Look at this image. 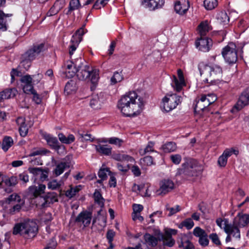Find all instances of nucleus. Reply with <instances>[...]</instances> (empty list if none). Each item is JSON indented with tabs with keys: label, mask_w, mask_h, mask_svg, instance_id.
I'll return each instance as SVG.
<instances>
[{
	"label": "nucleus",
	"mask_w": 249,
	"mask_h": 249,
	"mask_svg": "<svg viewBox=\"0 0 249 249\" xmlns=\"http://www.w3.org/2000/svg\"><path fill=\"white\" fill-rule=\"evenodd\" d=\"M117 106L124 116L135 117L141 113L144 103L142 99L138 97L135 91H130L121 97Z\"/></svg>",
	"instance_id": "1"
},
{
	"label": "nucleus",
	"mask_w": 249,
	"mask_h": 249,
	"mask_svg": "<svg viewBox=\"0 0 249 249\" xmlns=\"http://www.w3.org/2000/svg\"><path fill=\"white\" fill-rule=\"evenodd\" d=\"M198 69L205 82L216 84L221 81L223 71L219 66L210 65L204 62H200L198 65Z\"/></svg>",
	"instance_id": "2"
},
{
	"label": "nucleus",
	"mask_w": 249,
	"mask_h": 249,
	"mask_svg": "<svg viewBox=\"0 0 249 249\" xmlns=\"http://www.w3.org/2000/svg\"><path fill=\"white\" fill-rule=\"evenodd\" d=\"M37 231V224L33 220H28L16 224L13 228V234H19L25 239H31L36 236Z\"/></svg>",
	"instance_id": "3"
},
{
	"label": "nucleus",
	"mask_w": 249,
	"mask_h": 249,
	"mask_svg": "<svg viewBox=\"0 0 249 249\" xmlns=\"http://www.w3.org/2000/svg\"><path fill=\"white\" fill-rule=\"evenodd\" d=\"M76 73L79 80H85L90 78V82L93 85L91 87V90L95 88L99 79L98 71L93 70L89 65H86L78 66V69Z\"/></svg>",
	"instance_id": "4"
},
{
	"label": "nucleus",
	"mask_w": 249,
	"mask_h": 249,
	"mask_svg": "<svg viewBox=\"0 0 249 249\" xmlns=\"http://www.w3.org/2000/svg\"><path fill=\"white\" fill-rule=\"evenodd\" d=\"M200 173V167L197 161L194 159H191L182 164V168L178 170L177 174L188 178L197 176Z\"/></svg>",
	"instance_id": "5"
},
{
	"label": "nucleus",
	"mask_w": 249,
	"mask_h": 249,
	"mask_svg": "<svg viewBox=\"0 0 249 249\" xmlns=\"http://www.w3.org/2000/svg\"><path fill=\"white\" fill-rule=\"evenodd\" d=\"M182 98L177 94H167L162 99L163 109L166 112H169L181 104Z\"/></svg>",
	"instance_id": "6"
},
{
	"label": "nucleus",
	"mask_w": 249,
	"mask_h": 249,
	"mask_svg": "<svg viewBox=\"0 0 249 249\" xmlns=\"http://www.w3.org/2000/svg\"><path fill=\"white\" fill-rule=\"evenodd\" d=\"M221 53L225 60L229 64H233L237 60L236 46L233 42L229 43L223 48Z\"/></svg>",
	"instance_id": "7"
},
{
	"label": "nucleus",
	"mask_w": 249,
	"mask_h": 249,
	"mask_svg": "<svg viewBox=\"0 0 249 249\" xmlns=\"http://www.w3.org/2000/svg\"><path fill=\"white\" fill-rule=\"evenodd\" d=\"M0 181V189L5 193L10 194L13 192V188L18 184V179L16 176L1 177Z\"/></svg>",
	"instance_id": "8"
},
{
	"label": "nucleus",
	"mask_w": 249,
	"mask_h": 249,
	"mask_svg": "<svg viewBox=\"0 0 249 249\" xmlns=\"http://www.w3.org/2000/svg\"><path fill=\"white\" fill-rule=\"evenodd\" d=\"M15 202L17 203L12 208L9 209L10 214L13 215L19 212L21 208L25 204V201L24 199H21L20 196L17 194H13L9 196L6 199V203L10 204L11 202Z\"/></svg>",
	"instance_id": "9"
},
{
	"label": "nucleus",
	"mask_w": 249,
	"mask_h": 249,
	"mask_svg": "<svg viewBox=\"0 0 249 249\" xmlns=\"http://www.w3.org/2000/svg\"><path fill=\"white\" fill-rule=\"evenodd\" d=\"M248 105H249V87L242 92L236 104L231 109V111L232 112L235 110L238 111Z\"/></svg>",
	"instance_id": "10"
},
{
	"label": "nucleus",
	"mask_w": 249,
	"mask_h": 249,
	"mask_svg": "<svg viewBox=\"0 0 249 249\" xmlns=\"http://www.w3.org/2000/svg\"><path fill=\"white\" fill-rule=\"evenodd\" d=\"M84 34V29L81 28L76 31L75 33L72 36L71 40V44L69 46V54L71 55L73 53L78 47L79 43L82 39V36Z\"/></svg>",
	"instance_id": "11"
},
{
	"label": "nucleus",
	"mask_w": 249,
	"mask_h": 249,
	"mask_svg": "<svg viewBox=\"0 0 249 249\" xmlns=\"http://www.w3.org/2000/svg\"><path fill=\"white\" fill-rule=\"evenodd\" d=\"M238 225L235 224L234 221L232 224H229L228 219H225V226L223 229L226 233L228 234H232L233 237L239 239L240 238V232Z\"/></svg>",
	"instance_id": "12"
},
{
	"label": "nucleus",
	"mask_w": 249,
	"mask_h": 249,
	"mask_svg": "<svg viewBox=\"0 0 249 249\" xmlns=\"http://www.w3.org/2000/svg\"><path fill=\"white\" fill-rule=\"evenodd\" d=\"M178 79L176 76H173L171 85L177 91L179 92L181 91L182 87L185 86L183 74L180 69L178 70Z\"/></svg>",
	"instance_id": "13"
},
{
	"label": "nucleus",
	"mask_w": 249,
	"mask_h": 249,
	"mask_svg": "<svg viewBox=\"0 0 249 249\" xmlns=\"http://www.w3.org/2000/svg\"><path fill=\"white\" fill-rule=\"evenodd\" d=\"M212 40L207 37H201L196 42V47L200 51L203 52H208L212 46Z\"/></svg>",
	"instance_id": "14"
},
{
	"label": "nucleus",
	"mask_w": 249,
	"mask_h": 249,
	"mask_svg": "<svg viewBox=\"0 0 249 249\" xmlns=\"http://www.w3.org/2000/svg\"><path fill=\"white\" fill-rule=\"evenodd\" d=\"M92 213L87 211L81 212L76 217L75 222L82 224L84 228L89 226L91 222Z\"/></svg>",
	"instance_id": "15"
},
{
	"label": "nucleus",
	"mask_w": 249,
	"mask_h": 249,
	"mask_svg": "<svg viewBox=\"0 0 249 249\" xmlns=\"http://www.w3.org/2000/svg\"><path fill=\"white\" fill-rule=\"evenodd\" d=\"M189 7L188 0H178L175 3L174 9L177 14L183 15L187 12Z\"/></svg>",
	"instance_id": "16"
},
{
	"label": "nucleus",
	"mask_w": 249,
	"mask_h": 249,
	"mask_svg": "<svg viewBox=\"0 0 249 249\" xmlns=\"http://www.w3.org/2000/svg\"><path fill=\"white\" fill-rule=\"evenodd\" d=\"M174 187V182L170 179H163L160 183V188L157 191L159 195H165Z\"/></svg>",
	"instance_id": "17"
},
{
	"label": "nucleus",
	"mask_w": 249,
	"mask_h": 249,
	"mask_svg": "<svg viewBox=\"0 0 249 249\" xmlns=\"http://www.w3.org/2000/svg\"><path fill=\"white\" fill-rule=\"evenodd\" d=\"M142 4L151 11L161 8L164 4V0H143Z\"/></svg>",
	"instance_id": "18"
},
{
	"label": "nucleus",
	"mask_w": 249,
	"mask_h": 249,
	"mask_svg": "<svg viewBox=\"0 0 249 249\" xmlns=\"http://www.w3.org/2000/svg\"><path fill=\"white\" fill-rule=\"evenodd\" d=\"M233 221L239 227H245L249 223V214L239 213L235 217Z\"/></svg>",
	"instance_id": "19"
},
{
	"label": "nucleus",
	"mask_w": 249,
	"mask_h": 249,
	"mask_svg": "<svg viewBox=\"0 0 249 249\" xmlns=\"http://www.w3.org/2000/svg\"><path fill=\"white\" fill-rule=\"evenodd\" d=\"M12 16V14H5L2 11L0 10V30L6 31L8 28V23L10 22L9 18Z\"/></svg>",
	"instance_id": "20"
},
{
	"label": "nucleus",
	"mask_w": 249,
	"mask_h": 249,
	"mask_svg": "<svg viewBox=\"0 0 249 249\" xmlns=\"http://www.w3.org/2000/svg\"><path fill=\"white\" fill-rule=\"evenodd\" d=\"M156 233L159 241H163V246L172 247L175 245V241L172 237L166 236L165 234L162 233L159 231H157Z\"/></svg>",
	"instance_id": "21"
},
{
	"label": "nucleus",
	"mask_w": 249,
	"mask_h": 249,
	"mask_svg": "<svg viewBox=\"0 0 249 249\" xmlns=\"http://www.w3.org/2000/svg\"><path fill=\"white\" fill-rule=\"evenodd\" d=\"M16 123L19 126V132L22 137H25L28 132V128L25 124V118L19 117L16 120Z\"/></svg>",
	"instance_id": "22"
},
{
	"label": "nucleus",
	"mask_w": 249,
	"mask_h": 249,
	"mask_svg": "<svg viewBox=\"0 0 249 249\" xmlns=\"http://www.w3.org/2000/svg\"><path fill=\"white\" fill-rule=\"evenodd\" d=\"M70 167V163L67 161H61L56 164V166L53 171V174L58 177L62 174L64 170Z\"/></svg>",
	"instance_id": "23"
},
{
	"label": "nucleus",
	"mask_w": 249,
	"mask_h": 249,
	"mask_svg": "<svg viewBox=\"0 0 249 249\" xmlns=\"http://www.w3.org/2000/svg\"><path fill=\"white\" fill-rule=\"evenodd\" d=\"M46 189V186L44 184H40L38 187L36 186H30L29 188V193L32 196L36 197L43 194Z\"/></svg>",
	"instance_id": "24"
},
{
	"label": "nucleus",
	"mask_w": 249,
	"mask_h": 249,
	"mask_svg": "<svg viewBox=\"0 0 249 249\" xmlns=\"http://www.w3.org/2000/svg\"><path fill=\"white\" fill-rule=\"evenodd\" d=\"M44 138L52 148L57 150L60 148L59 143L56 137H53L50 134H46L44 135Z\"/></svg>",
	"instance_id": "25"
},
{
	"label": "nucleus",
	"mask_w": 249,
	"mask_h": 249,
	"mask_svg": "<svg viewBox=\"0 0 249 249\" xmlns=\"http://www.w3.org/2000/svg\"><path fill=\"white\" fill-rule=\"evenodd\" d=\"M16 89H7L0 92V102L4 100L14 97L17 94Z\"/></svg>",
	"instance_id": "26"
},
{
	"label": "nucleus",
	"mask_w": 249,
	"mask_h": 249,
	"mask_svg": "<svg viewBox=\"0 0 249 249\" xmlns=\"http://www.w3.org/2000/svg\"><path fill=\"white\" fill-rule=\"evenodd\" d=\"M211 29V26L207 20L202 21L197 27V30L201 37L206 36Z\"/></svg>",
	"instance_id": "27"
},
{
	"label": "nucleus",
	"mask_w": 249,
	"mask_h": 249,
	"mask_svg": "<svg viewBox=\"0 0 249 249\" xmlns=\"http://www.w3.org/2000/svg\"><path fill=\"white\" fill-rule=\"evenodd\" d=\"M95 149L97 152L102 155L109 156L111 154L112 148L107 145H95Z\"/></svg>",
	"instance_id": "28"
},
{
	"label": "nucleus",
	"mask_w": 249,
	"mask_h": 249,
	"mask_svg": "<svg viewBox=\"0 0 249 249\" xmlns=\"http://www.w3.org/2000/svg\"><path fill=\"white\" fill-rule=\"evenodd\" d=\"M144 239L146 244L151 247H156L158 243L159 238H156L149 233H146L144 235Z\"/></svg>",
	"instance_id": "29"
},
{
	"label": "nucleus",
	"mask_w": 249,
	"mask_h": 249,
	"mask_svg": "<svg viewBox=\"0 0 249 249\" xmlns=\"http://www.w3.org/2000/svg\"><path fill=\"white\" fill-rule=\"evenodd\" d=\"M206 101V95H202L199 99L197 101L196 100V104L194 107L195 111H196L197 110L198 111H199L200 110L202 111L207 107L208 106H205Z\"/></svg>",
	"instance_id": "30"
},
{
	"label": "nucleus",
	"mask_w": 249,
	"mask_h": 249,
	"mask_svg": "<svg viewBox=\"0 0 249 249\" xmlns=\"http://www.w3.org/2000/svg\"><path fill=\"white\" fill-rule=\"evenodd\" d=\"M77 89L76 82L73 80L68 81L65 85L64 92L67 94L75 92Z\"/></svg>",
	"instance_id": "31"
},
{
	"label": "nucleus",
	"mask_w": 249,
	"mask_h": 249,
	"mask_svg": "<svg viewBox=\"0 0 249 249\" xmlns=\"http://www.w3.org/2000/svg\"><path fill=\"white\" fill-rule=\"evenodd\" d=\"M177 148V145L175 142H169L163 144L161 147V149L162 150L163 152L168 153L175 151Z\"/></svg>",
	"instance_id": "32"
},
{
	"label": "nucleus",
	"mask_w": 249,
	"mask_h": 249,
	"mask_svg": "<svg viewBox=\"0 0 249 249\" xmlns=\"http://www.w3.org/2000/svg\"><path fill=\"white\" fill-rule=\"evenodd\" d=\"M81 7L79 0H71L69 2L68 10L67 15H70L71 12L78 10Z\"/></svg>",
	"instance_id": "33"
},
{
	"label": "nucleus",
	"mask_w": 249,
	"mask_h": 249,
	"mask_svg": "<svg viewBox=\"0 0 249 249\" xmlns=\"http://www.w3.org/2000/svg\"><path fill=\"white\" fill-rule=\"evenodd\" d=\"M102 102L100 100L98 95H93L90 101V106L94 109L101 108Z\"/></svg>",
	"instance_id": "34"
},
{
	"label": "nucleus",
	"mask_w": 249,
	"mask_h": 249,
	"mask_svg": "<svg viewBox=\"0 0 249 249\" xmlns=\"http://www.w3.org/2000/svg\"><path fill=\"white\" fill-rule=\"evenodd\" d=\"M13 140L11 137L5 136L2 141L1 148L4 151L6 152L13 145Z\"/></svg>",
	"instance_id": "35"
},
{
	"label": "nucleus",
	"mask_w": 249,
	"mask_h": 249,
	"mask_svg": "<svg viewBox=\"0 0 249 249\" xmlns=\"http://www.w3.org/2000/svg\"><path fill=\"white\" fill-rule=\"evenodd\" d=\"M113 158L118 161H127L130 162L134 161L133 158L126 154H116L113 155Z\"/></svg>",
	"instance_id": "36"
},
{
	"label": "nucleus",
	"mask_w": 249,
	"mask_h": 249,
	"mask_svg": "<svg viewBox=\"0 0 249 249\" xmlns=\"http://www.w3.org/2000/svg\"><path fill=\"white\" fill-rule=\"evenodd\" d=\"M203 5L207 10H212L217 7L218 1L217 0H204Z\"/></svg>",
	"instance_id": "37"
},
{
	"label": "nucleus",
	"mask_w": 249,
	"mask_h": 249,
	"mask_svg": "<svg viewBox=\"0 0 249 249\" xmlns=\"http://www.w3.org/2000/svg\"><path fill=\"white\" fill-rule=\"evenodd\" d=\"M78 67H77L73 62H71L70 64L67 66L66 72L69 74V76L73 77L76 73Z\"/></svg>",
	"instance_id": "38"
},
{
	"label": "nucleus",
	"mask_w": 249,
	"mask_h": 249,
	"mask_svg": "<svg viewBox=\"0 0 249 249\" xmlns=\"http://www.w3.org/2000/svg\"><path fill=\"white\" fill-rule=\"evenodd\" d=\"M95 202L98 204L101 208L104 206V199L103 198L102 195L99 191L96 190L93 194Z\"/></svg>",
	"instance_id": "39"
},
{
	"label": "nucleus",
	"mask_w": 249,
	"mask_h": 249,
	"mask_svg": "<svg viewBox=\"0 0 249 249\" xmlns=\"http://www.w3.org/2000/svg\"><path fill=\"white\" fill-rule=\"evenodd\" d=\"M216 18L220 23L224 24L228 23L230 20V18L227 14L225 12L223 11L217 14Z\"/></svg>",
	"instance_id": "40"
},
{
	"label": "nucleus",
	"mask_w": 249,
	"mask_h": 249,
	"mask_svg": "<svg viewBox=\"0 0 249 249\" xmlns=\"http://www.w3.org/2000/svg\"><path fill=\"white\" fill-rule=\"evenodd\" d=\"M154 143L153 142H149L147 146L144 148L140 149L139 153L141 155L143 156L149 152H154Z\"/></svg>",
	"instance_id": "41"
},
{
	"label": "nucleus",
	"mask_w": 249,
	"mask_h": 249,
	"mask_svg": "<svg viewBox=\"0 0 249 249\" xmlns=\"http://www.w3.org/2000/svg\"><path fill=\"white\" fill-rule=\"evenodd\" d=\"M44 200L45 202L47 203H53V202H56L58 201L57 197V194L55 192H50L47 193V194L44 196Z\"/></svg>",
	"instance_id": "42"
},
{
	"label": "nucleus",
	"mask_w": 249,
	"mask_h": 249,
	"mask_svg": "<svg viewBox=\"0 0 249 249\" xmlns=\"http://www.w3.org/2000/svg\"><path fill=\"white\" fill-rule=\"evenodd\" d=\"M111 172L108 168H101L98 173L99 178L102 179H106L107 178V175L110 176Z\"/></svg>",
	"instance_id": "43"
},
{
	"label": "nucleus",
	"mask_w": 249,
	"mask_h": 249,
	"mask_svg": "<svg viewBox=\"0 0 249 249\" xmlns=\"http://www.w3.org/2000/svg\"><path fill=\"white\" fill-rule=\"evenodd\" d=\"M123 78V76L121 72L116 71L114 73L113 76L111 78V84L115 85L118 82L122 81Z\"/></svg>",
	"instance_id": "44"
},
{
	"label": "nucleus",
	"mask_w": 249,
	"mask_h": 249,
	"mask_svg": "<svg viewBox=\"0 0 249 249\" xmlns=\"http://www.w3.org/2000/svg\"><path fill=\"white\" fill-rule=\"evenodd\" d=\"M102 142H108L110 144H114L119 147L121 146L124 142V141L122 139L116 137H112L108 139L107 140H104Z\"/></svg>",
	"instance_id": "45"
},
{
	"label": "nucleus",
	"mask_w": 249,
	"mask_h": 249,
	"mask_svg": "<svg viewBox=\"0 0 249 249\" xmlns=\"http://www.w3.org/2000/svg\"><path fill=\"white\" fill-rule=\"evenodd\" d=\"M62 184L61 180L57 181L56 179H53L48 182L47 185L49 189L56 190L60 187Z\"/></svg>",
	"instance_id": "46"
},
{
	"label": "nucleus",
	"mask_w": 249,
	"mask_h": 249,
	"mask_svg": "<svg viewBox=\"0 0 249 249\" xmlns=\"http://www.w3.org/2000/svg\"><path fill=\"white\" fill-rule=\"evenodd\" d=\"M79 136V139L81 142L90 141L92 142L93 139L91 137V135L90 134L85 133L84 132L81 133L78 132V133Z\"/></svg>",
	"instance_id": "47"
},
{
	"label": "nucleus",
	"mask_w": 249,
	"mask_h": 249,
	"mask_svg": "<svg viewBox=\"0 0 249 249\" xmlns=\"http://www.w3.org/2000/svg\"><path fill=\"white\" fill-rule=\"evenodd\" d=\"M206 104L205 106H209L211 104L214 103L216 100V97L214 94H208L206 95Z\"/></svg>",
	"instance_id": "48"
},
{
	"label": "nucleus",
	"mask_w": 249,
	"mask_h": 249,
	"mask_svg": "<svg viewBox=\"0 0 249 249\" xmlns=\"http://www.w3.org/2000/svg\"><path fill=\"white\" fill-rule=\"evenodd\" d=\"M31 65V60L29 59L28 58H25L23 60L19 65L21 68H23L25 71H27Z\"/></svg>",
	"instance_id": "49"
},
{
	"label": "nucleus",
	"mask_w": 249,
	"mask_h": 249,
	"mask_svg": "<svg viewBox=\"0 0 249 249\" xmlns=\"http://www.w3.org/2000/svg\"><path fill=\"white\" fill-rule=\"evenodd\" d=\"M206 233H207L204 230L202 229L199 227H196L193 230L194 235L195 236L198 237L199 238L204 236Z\"/></svg>",
	"instance_id": "50"
},
{
	"label": "nucleus",
	"mask_w": 249,
	"mask_h": 249,
	"mask_svg": "<svg viewBox=\"0 0 249 249\" xmlns=\"http://www.w3.org/2000/svg\"><path fill=\"white\" fill-rule=\"evenodd\" d=\"M38 54L35 53V50L31 48L24 54V57L28 58L31 60L34 59Z\"/></svg>",
	"instance_id": "51"
},
{
	"label": "nucleus",
	"mask_w": 249,
	"mask_h": 249,
	"mask_svg": "<svg viewBox=\"0 0 249 249\" xmlns=\"http://www.w3.org/2000/svg\"><path fill=\"white\" fill-rule=\"evenodd\" d=\"M170 158L172 162L175 164H179L182 159L181 156L179 154L171 155Z\"/></svg>",
	"instance_id": "52"
},
{
	"label": "nucleus",
	"mask_w": 249,
	"mask_h": 249,
	"mask_svg": "<svg viewBox=\"0 0 249 249\" xmlns=\"http://www.w3.org/2000/svg\"><path fill=\"white\" fill-rule=\"evenodd\" d=\"M209 238L213 243L216 246L221 245V243L217 234L215 233H213L209 235Z\"/></svg>",
	"instance_id": "53"
},
{
	"label": "nucleus",
	"mask_w": 249,
	"mask_h": 249,
	"mask_svg": "<svg viewBox=\"0 0 249 249\" xmlns=\"http://www.w3.org/2000/svg\"><path fill=\"white\" fill-rule=\"evenodd\" d=\"M80 189L77 187L71 188L70 189L67 190L66 192V195L67 196L71 198L74 196L76 193L78 192Z\"/></svg>",
	"instance_id": "54"
},
{
	"label": "nucleus",
	"mask_w": 249,
	"mask_h": 249,
	"mask_svg": "<svg viewBox=\"0 0 249 249\" xmlns=\"http://www.w3.org/2000/svg\"><path fill=\"white\" fill-rule=\"evenodd\" d=\"M32 48L37 54L44 51L46 49L44 43H41L34 45Z\"/></svg>",
	"instance_id": "55"
},
{
	"label": "nucleus",
	"mask_w": 249,
	"mask_h": 249,
	"mask_svg": "<svg viewBox=\"0 0 249 249\" xmlns=\"http://www.w3.org/2000/svg\"><path fill=\"white\" fill-rule=\"evenodd\" d=\"M198 242L199 244L202 247L207 246L209 243L207 234L206 233L204 236L199 238Z\"/></svg>",
	"instance_id": "56"
},
{
	"label": "nucleus",
	"mask_w": 249,
	"mask_h": 249,
	"mask_svg": "<svg viewBox=\"0 0 249 249\" xmlns=\"http://www.w3.org/2000/svg\"><path fill=\"white\" fill-rule=\"evenodd\" d=\"M33 79L32 77L30 75H26L22 76L20 79L21 82L23 84V85L30 84L32 83Z\"/></svg>",
	"instance_id": "57"
},
{
	"label": "nucleus",
	"mask_w": 249,
	"mask_h": 249,
	"mask_svg": "<svg viewBox=\"0 0 249 249\" xmlns=\"http://www.w3.org/2000/svg\"><path fill=\"white\" fill-rule=\"evenodd\" d=\"M179 247H184L183 249H194L193 244L189 240H186L182 242L180 245H179Z\"/></svg>",
	"instance_id": "58"
},
{
	"label": "nucleus",
	"mask_w": 249,
	"mask_h": 249,
	"mask_svg": "<svg viewBox=\"0 0 249 249\" xmlns=\"http://www.w3.org/2000/svg\"><path fill=\"white\" fill-rule=\"evenodd\" d=\"M183 224L184 227H186L188 230L192 229L194 226V223L193 220L190 218H187L183 221Z\"/></svg>",
	"instance_id": "59"
},
{
	"label": "nucleus",
	"mask_w": 249,
	"mask_h": 249,
	"mask_svg": "<svg viewBox=\"0 0 249 249\" xmlns=\"http://www.w3.org/2000/svg\"><path fill=\"white\" fill-rule=\"evenodd\" d=\"M147 165L150 166L153 164V158L151 156H145L141 160V162Z\"/></svg>",
	"instance_id": "60"
},
{
	"label": "nucleus",
	"mask_w": 249,
	"mask_h": 249,
	"mask_svg": "<svg viewBox=\"0 0 249 249\" xmlns=\"http://www.w3.org/2000/svg\"><path fill=\"white\" fill-rule=\"evenodd\" d=\"M23 90L25 93L27 94L29 93L32 94V92L35 91L33 89V86L32 83L28 85H23Z\"/></svg>",
	"instance_id": "61"
},
{
	"label": "nucleus",
	"mask_w": 249,
	"mask_h": 249,
	"mask_svg": "<svg viewBox=\"0 0 249 249\" xmlns=\"http://www.w3.org/2000/svg\"><path fill=\"white\" fill-rule=\"evenodd\" d=\"M227 159L223 156V155L220 156L218 159V164L221 167H225L227 163Z\"/></svg>",
	"instance_id": "62"
},
{
	"label": "nucleus",
	"mask_w": 249,
	"mask_h": 249,
	"mask_svg": "<svg viewBox=\"0 0 249 249\" xmlns=\"http://www.w3.org/2000/svg\"><path fill=\"white\" fill-rule=\"evenodd\" d=\"M115 233L112 230H109L107 233V238L108 241L109 243L111 244L113 240V238L115 236Z\"/></svg>",
	"instance_id": "63"
},
{
	"label": "nucleus",
	"mask_w": 249,
	"mask_h": 249,
	"mask_svg": "<svg viewBox=\"0 0 249 249\" xmlns=\"http://www.w3.org/2000/svg\"><path fill=\"white\" fill-rule=\"evenodd\" d=\"M65 2L64 0H56L53 5L58 11H60L64 6Z\"/></svg>",
	"instance_id": "64"
}]
</instances>
